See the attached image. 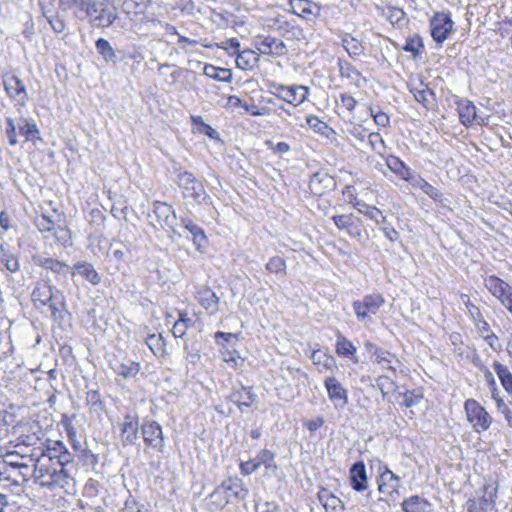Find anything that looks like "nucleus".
Wrapping results in <instances>:
<instances>
[{"mask_svg": "<svg viewBox=\"0 0 512 512\" xmlns=\"http://www.w3.org/2000/svg\"><path fill=\"white\" fill-rule=\"evenodd\" d=\"M198 303L211 315L216 314L220 309V298L209 287H200L196 292Z\"/></svg>", "mask_w": 512, "mask_h": 512, "instance_id": "obj_18", "label": "nucleus"}, {"mask_svg": "<svg viewBox=\"0 0 512 512\" xmlns=\"http://www.w3.org/2000/svg\"><path fill=\"white\" fill-rule=\"evenodd\" d=\"M182 224L184 228L192 234L193 241L197 246L200 247L206 242V236L204 234V231L192 220L182 219Z\"/></svg>", "mask_w": 512, "mask_h": 512, "instance_id": "obj_47", "label": "nucleus"}, {"mask_svg": "<svg viewBox=\"0 0 512 512\" xmlns=\"http://www.w3.org/2000/svg\"><path fill=\"white\" fill-rule=\"evenodd\" d=\"M34 262L36 265L41 266L56 275L67 276L71 273V268L68 264L54 258L38 256L34 258Z\"/></svg>", "mask_w": 512, "mask_h": 512, "instance_id": "obj_24", "label": "nucleus"}, {"mask_svg": "<svg viewBox=\"0 0 512 512\" xmlns=\"http://www.w3.org/2000/svg\"><path fill=\"white\" fill-rule=\"evenodd\" d=\"M454 23L448 13L436 12L430 19V30L433 40L442 44L453 31Z\"/></svg>", "mask_w": 512, "mask_h": 512, "instance_id": "obj_9", "label": "nucleus"}, {"mask_svg": "<svg viewBox=\"0 0 512 512\" xmlns=\"http://www.w3.org/2000/svg\"><path fill=\"white\" fill-rule=\"evenodd\" d=\"M373 361L382 368L390 370L392 373H396L397 368L400 366L398 358L384 349L378 352L376 351V356L373 358Z\"/></svg>", "mask_w": 512, "mask_h": 512, "instance_id": "obj_31", "label": "nucleus"}, {"mask_svg": "<svg viewBox=\"0 0 512 512\" xmlns=\"http://www.w3.org/2000/svg\"><path fill=\"white\" fill-rule=\"evenodd\" d=\"M414 188L422 190L430 198L435 201H441L442 193L434 186L429 184L426 180L419 176H412L408 181Z\"/></svg>", "mask_w": 512, "mask_h": 512, "instance_id": "obj_33", "label": "nucleus"}, {"mask_svg": "<svg viewBox=\"0 0 512 512\" xmlns=\"http://www.w3.org/2000/svg\"><path fill=\"white\" fill-rule=\"evenodd\" d=\"M138 418L127 414L121 424V441L124 446L133 445L138 438Z\"/></svg>", "mask_w": 512, "mask_h": 512, "instance_id": "obj_20", "label": "nucleus"}, {"mask_svg": "<svg viewBox=\"0 0 512 512\" xmlns=\"http://www.w3.org/2000/svg\"><path fill=\"white\" fill-rule=\"evenodd\" d=\"M335 186L334 179L327 173L317 172L312 175L309 181L310 191L317 196H322Z\"/></svg>", "mask_w": 512, "mask_h": 512, "instance_id": "obj_21", "label": "nucleus"}, {"mask_svg": "<svg viewBox=\"0 0 512 512\" xmlns=\"http://www.w3.org/2000/svg\"><path fill=\"white\" fill-rule=\"evenodd\" d=\"M307 124L316 132L324 134L328 126L325 122L321 121L317 116L309 115L306 119Z\"/></svg>", "mask_w": 512, "mask_h": 512, "instance_id": "obj_63", "label": "nucleus"}, {"mask_svg": "<svg viewBox=\"0 0 512 512\" xmlns=\"http://www.w3.org/2000/svg\"><path fill=\"white\" fill-rule=\"evenodd\" d=\"M290 4L294 12L301 17H318L320 14V7L309 0H290Z\"/></svg>", "mask_w": 512, "mask_h": 512, "instance_id": "obj_29", "label": "nucleus"}, {"mask_svg": "<svg viewBox=\"0 0 512 512\" xmlns=\"http://www.w3.org/2000/svg\"><path fill=\"white\" fill-rule=\"evenodd\" d=\"M177 185L182 190L185 199H191L196 204L203 203L207 198L203 184L191 173L184 171L177 176Z\"/></svg>", "mask_w": 512, "mask_h": 512, "instance_id": "obj_5", "label": "nucleus"}, {"mask_svg": "<svg viewBox=\"0 0 512 512\" xmlns=\"http://www.w3.org/2000/svg\"><path fill=\"white\" fill-rule=\"evenodd\" d=\"M110 366L117 375L122 376L125 379L135 377L140 370L139 363L131 360L120 361L118 359H114L110 362Z\"/></svg>", "mask_w": 512, "mask_h": 512, "instance_id": "obj_25", "label": "nucleus"}, {"mask_svg": "<svg viewBox=\"0 0 512 512\" xmlns=\"http://www.w3.org/2000/svg\"><path fill=\"white\" fill-rule=\"evenodd\" d=\"M497 487L494 484L484 485V494L480 498L469 499L466 503L468 512H491L495 507Z\"/></svg>", "mask_w": 512, "mask_h": 512, "instance_id": "obj_12", "label": "nucleus"}, {"mask_svg": "<svg viewBox=\"0 0 512 512\" xmlns=\"http://www.w3.org/2000/svg\"><path fill=\"white\" fill-rule=\"evenodd\" d=\"M18 129L21 135L25 136L27 141L40 139V132L34 120L20 118L18 121Z\"/></svg>", "mask_w": 512, "mask_h": 512, "instance_id": "obj_35", "label": "nucleus"}, {"mask_svg": "<svg viewBox=\"0 0 512 512\" xmlns=\"http://www.w3.org/2000/svg\"><path fill=\"white\" fill-rule=\"evenodd\" d=\"M35 225L40 232H49L54 228V222L47 215H40L35 219Z\"/></svg>", "mask_w": 512, "mask_h": 512, "instance_id": "obj_61", "label": "nucleus"}, {"mask_svg": "<svg viewBox=\"0 0 512 512\" xmlns=\"http://www.w3.org/2000/svg\"><path fill=\"white\" fill-rule=\"evenodd\" d=\"M456 104L460 123L465 127L472 126L477 119L476 106L468 99H459Z\"/></svg>", "mask_w": 512, "mask_h": 512, "instance_id": "obj_23", "label": "nucleus"}, {"mask_svg": "<svg viewBox=\"0 0 512 512\" xmlns=\"http://www.w3.org/2000/svg\"><path fill=\"white\" fill-rule=\"evenodd\" d=\"M142 436L147 446L161 452L164 448V437L161 426L155 422H146L142 425Z\"/></svg>", "mask_w": 512, "mask_h": 512, "instance_id": "obj_16", "label": "nucleus"}, {"mask_svg": "<svg viewBox=\"0 0 512 512\" xmlns=\"http://www.w3.org/2000/svg\"><path fill=\"white\" fill-rule=\"evenodd\" d=\"M153 214L160 228L174 232L177 217L171 205L165 202L155 201L153 203Z\"/></svg>", "mask_w": 512, "mask_h": 512, "instance_id": "obj_15", "label": "nucleus"}, {"mask_svg": "<svg viewBox=\"0 0 512 512\" xmlns=\"http://www.w3.org/2000/svg\"><path fill=\"white\" fill-rule=\"evenodd\" d=\"M92 3L98 4L97 11L92 14H86L92 26L98 28L110 27L118 18L117 13L107 7V0H93Z\"/></svg>", "mask_w": 512, "mask_h": 512, "instance_id": "obj_13", "label": "nucleus"}, {"mask_svg": "<svg viewBox=\"0 0 512 512\" xmlns=\"http://www.w3.org/2000/svg\"><path fill=\"white\" fill-rule=\"evenodd\" d=\"M79 274L92 285H98L101 282V276L94 269L93 265L88 262H78L71 268V275Z\"/></svg>", "mask_w": 512, "mask_h": 512, "instance_id": "obj_26", "label": "nucleus"}, {"mask_svg": "<svg viewBox=\"0 0 512 512\" xmlns=\"http://www.w3.org/2000/svg\"><path fill=\"white\" fill-rule=\"evenodd\" d=\"M349 474L351 487L355 491L363 492L368 488L367 473L363 462L354 463L349 470Z\"/></svg>", "mask_w": 512, "mask_h": 512, "instance_id": "obj_22", "label": "nucleus"}, {"mask_svg": "<svg viewBox=\"0 0 512 512\" xmlns=\"http://www.w3.org/2000/svg\"><path fill=\"white\" fill-rule=\"evenodd\" d=\"M329 399L334 403L335 407L343 408L347 402V391L335 377H327L324 381Z\"/></svg>", "mask_w": 512, "mask_h": 512, "instance_id": "obj_17", "label": "nucleus"}, {"mask_svg": "<svg viewBox=\"0 0 512 512\" xmlns=\"http://www.w3.org/2000/svg\"><path fill=\"white\" fill-rule=\"evenodd\" d=\"M401 507L404 512H429L431 503L421 496L413 495L406 498Z\"/></svg>", "mask_w": 512, "mask_h": 512, "instance_id": "obj_30", "label": "nucleus"}, {"mask_svg": "<svg viewBox=\"0 0 512 512\" xmlns=\"http://www.w3.org/2000/svg\"><path fill=\"white\" fill-rule=\"evenodd\" d=\"M378 491L388 503H395L398 499L400 492V477L394 474L387 466L379 467V476L377 478Z\"/></svg>", "mask_w": 512, "mask_h": 512, "instance_id": "obj_6", "label": "nucleus"}, {"mask_svg": "<svg viewBox=\"0 0 512 512\" xmlns=\"http://www.w3.org/2000/svg\"><path fill=\"white\" fill-rule=\"evenodd\" d=\"M274 458L275 454L272 451L263 449L256 455L253 460L255 461V464H257L258 469L261 466H264L268 470L271 469L275 471L278 469V466L276 465Z\"/></svg>", "mask_w": 512, "mask_h": 512, "instance_id": "obj_46", "label": "nucleus"}, {"mask_svg": "<svg viewBox=\"0 0 512 512\" xmlns=\"http://www.w3.org/2000/svg\"><path fill=\"white\" fill-rule=\"evenodd\" d=\"M385 300L380 294L365 295L361 300L353 302L354 312L359 320L375 315L384 305Z\"/></svg>", "mask_w": 512, "mask_h": 512, "instance_id": "obj_11", "label": "nucleus"}, {"mask_svg": "<svg viewBox=\"0 0 512 512\" xmlns=\"http://www.w3.org/2000/svg\"><path fill=\"white\" fill-rule=\"evenodd\" d=\"M334 224L339 230L353 228V215H336L332 217Z\"/></svg>", "mask_w": 512, "mask_h": 512, "instance_id": "obj_60", "label": "nucleus"}, {"mask_svg": "<svg viewBox=\"0 0 512 512\" xmlns=\"http://www.w3.org/2000/svg\"><path fill=\"white\" fill-rule=\"evenodd\" d=\"M206 76L222 82H231L232 73L229 69L218 68L213 65H206L204 68Z\"/></svg>", "mask_w": 512, "mask_h": 512, "instance_id": "obj_48", "label": "nucleus"}, {"mask_svg": "<svg viewBox=\"0 0 512 512\" xmlns=\"http://www.w3.org/2000/svg\"><path fill=\"white\" fill-rule=\"evenodd\" d=\"M266 270L274 274H286V263L285 260L279 256H274L269 259L266 264Z\"/></svg>", "mask_w": 512, "mask_h": 512, "instance_id": "obj_52", "label": "nucleus"}, {"mask_svg": "<svg viewBox=\"0 0 512 512\" xmlns=\"http://www.w3.org/2000/svg\"><path fill=\"white\" fill-rule=\"evenodd\" d=\"M35 460V457H34V448L31 450V454L30 456H25L23 457V455H20L19 452L15 449L11 452H8L6 453L2 460H7V462H17V463H22L24 461H28V462H31L32 460Z\"/></svg>", "mask_w": 512, "mask_h": 512, "instance_id": "obj_58", "label": "nucleus"}, {"mask_svg": "<svg viewBox=\"0 0 512 512\" xmlns=\"http://www.w3.org/2000/svg\"><path fill=\"white\" fill-rule=\"evenodd\" d=\"M95 47L97 52L102 56L105 62L107 63H116L117 62V55L111 44L103 38H99L96 43Z\"/></svg>", "mask_w": 512, "mask_h": 512, "instance_id": "obj_44", "label": "nucleus"}, {"mask_svg": "<svg viewBox=\"0 0 512 512\" xmlns=\"http://www.w3.org/2000/svg\"><path fill=\"white\" fill-rule=\"evenodd\" d=\"M86 403L93 411H101L103 408V403L101 401V397L98 391L89 390L86 393Z\"/></svg>", "mask_w": 512, "mask_h": 512, "instance_id": "obj_55", "label": "nucleus"}, {"mask_svg": "<svg viewBox=\"0 0 512 512\" xmlns=\"http://www.w3.org/2000/svg\"><path fill=\"white\" fill-rule=\"evenodd\" d=\"M460 299H461V302L467 308V311H468L469 315L471 316V318L473 319V321L477 320L478 318L479 319L481 318L482 313H481L479 307H477L475 304H473L470 301V298L467 294H461Z\"/></svg>", "mask_w": 512, "mask_h": 512, "instance_id": "obj_57", "label": "nucleus"}, {"mask_svg": "<svg viewBox=\"0 0 512 512\" xmlns=\"http://www.w3.org/2000/svg\"><path fill=\"white\" fill-rule=\"evenodd\" d=\"M231 400L238 406L243 412L244 407L249 408L256 399V394L252 391V388H246L242 386L238 390H234L230 395Z\"/></svg>", "mask_w": 512, "mask_h": 512, "instance_id": "obj_27", "label": "nucleus"}, {"mask_svg": "<svg viewBox=\"0 0 512 512\" xmlns=\"http://www.w3.org/2000/svg\"><path fill=\"white\" fill-rule=\"evenodd\" d=\"M274 95L279 99L293 105L302 104L308 97L309 89L306 86L277 85Z\"/></svg>", "mask_w": 512, "mask_h": 512, "instance_id": "obj_14", "label": "nucleus"}, {"mask_svg": "<svg viewBox=\"0 0 512 512\" xmlns=\"http://www.w3.org/2000/svg\"><path fill=\"white\" fill-rule=\"evenodd\" d=\"M249 494V490L244 486L241 479L234 477L223 481L211 494L210 500L217 508H223L234 497L244 500Z\"/></svg>", "mask_w": 512, "mask_h": 512, "instance_id": "obj_4", "label": "nucleus"}, {"mask_svg": "<svg viewBox=\"0 0 512 512\" xmlns=\"http://www.w3.org/2000/svg\"><path fill=\"white\" fill-rule=\"evenodd\" d=\"M485 287L512 314V287L495 275L484 280Z\"/></svg>", "mask_w": 512, "mask_h": 512, "instance_id": "obj_8", "label": "nucleus"}, {"mask_svg": "<svg viewBox=\"0 0 512 512\" xmlns=\"http://www.w3.org/2000/svg\"><path fill=\"white\" fill-rule=\"evenodd\" d=\"M423 399V394L418 390L407 391L403 394V405L407 408L418 405Z\"/></svg>", "mask_w": 512, "mask_h": 512, "instance_id": "obj_56", "label": "nucleus"}, {"mask_svg": "<svg viewBox=\"0 0 512 512\" xmlns=\"http://www.w3.org/2000/svg\"><path fill=\"white\" fill-rule=\"evenodd\" d=\"M376 384L384 397L397 388L396 383L388 375L379 376L376 379Z\"/></svg>", "mask_w": 512, "mask_h": 512, "instance_id": "obj_51", "label": "nucleus"}, {"mask_svg": "<svg viewBox=\"0 0 512 512\" xmlns=\"http://www.w3.org/2000/svg\"><path fill=\"white\" fill-rule=\"evenodd\" d=\"M257 50L263 55L282 56L286 54V45L275 37H264L256 43Z\"/></svg>", "mask_w": 512, "mask_h": 512, "instance_id": "obj_19", "label": "nucleus"}, {"mask_svg": "<svg viewBox=\"0 0 512 512\" xmlns=\"http://www.w3.org/2000/svg\"><path fill=\"white\" fill-rule=\"evenodd\" d=\"M356 347L351 341L346 339L344 336L339 335L336 343V352L338 355L352 359L354 362H358L356 357Z\"/></svg>", "mask_w": 512, "mask_h": 512, "instance_id": "obj_41", "label": "nucleus"}, {"mask_svg": "<svg viewBox=\"0 0 512 512\" xmlns=\"http://www.w3.org/2000/svg\"><path fill=\"white\" fill-rule=\"evenodd\" d=\"M258 61V54L250 49L239 52L236 57V65L242 70H252L257 66Z\"/></svg>", "mask_w": 512, "mask_h": 512, "instance_id": "obj_32", "label": "nucleus"}, {"mask_svg": "<svg viewBox=\"0 0 512 512\" xmlns=\"http://www.w3.org/2000/svg\"><path fill=\"white\" fill-rule=\"evenodd\" d=\"M34 457L50 459V463H58L64 467L74 468V456L62 441L45 439L40 448H34Z\"/></svg>", "mask_w": 512, "mask_h": 512, "instance_id": "obj_3", "label": "nucleus"}, {"mask_svg": "<svg viewBox=\"0 0 512 512\" xmlns=\"http://www.w3.org/2000/svg\"><path fill=\"white\" fill-rule=\"evenodd\" d=\"M410 91L414 95L415 100L424 107H428L434 100L433 90L428 88L423 82H420L418 86L412 87Z\"/></svg>", "mask_w": 512, "mask_h": 512, "instance_id": "obj_37", "label": "nucleus"}, {"mask_svg": "<svg viewBox=\"0 0 512 512\" xmlns=\"http://www.w3.org/2000/svg\"><path fill=\"white\" fill-rule=\"evenodd\" d=\"M31 299L37 309L47 308L54 319L61 317L64 307L62 293L48 282H39L32 291Z\"/></svg>", "mask_w": 512, "mask_h": 512, "instance_id": "obj_2", "label": "nucleus"}, {"mask_svg": "<svg viewBox=\"0 0 512 512\" xmlns=\"http://www.w3.org/2000/svg\"><path fill=\"white\" fill-rule=\"evenodd\" d=\"M6 135L9 141V144L12 146L17 145V137H16V125L14 120L11 117H6Z\"/></svg>", "mask_w": 512, "mask_h": 512, "instance_id": "obj_62", "label": "nucleus"}, {"mask_svg": "<svg viewBox=\"0 0 512 512\" xmlns=\"http://www.w3.org/2000/svg\"><path fill=\"white\" fill-rule=\"evenodd\" d=\"M17 444H23V446H26L28 448H40L44 442L40 438L39 435H37L36 432L28 433V434H21L17 439Z\"/></svg>", "mask_w": 512, "mask_h": 512, "instance_id": "obj_50", "label": "nucleus"}, {"mask_svg": "<svg viewBox=\"0 0 512 512\" xmlns=\"http://www.w3.org/2000/svg\"><path fill=\"white\" fill-rule=\"evenodd\" d=\"M36 470V483L41 487L47 488L50 491L75 492L74 468L64 467L58 463H50V459L37 458Z\"/></svg>", "mask_w": 512, "mask_h": 512, "instance_id": "obj_1", "label": "nucleus"}, {"mask_svg": "<svg viewBox=\"0 0 512 512\" xmlns=\"http://www.w3.org/2000/svg\"><path fill=\"white\" fill-rule=\"evenodd\" d=\"M421 48H423V43L421 37L418 35L408 38L403 46V50L412 53L413 58L419 55Z\"/></svg>", "mask_w": 512, "mask_h": 512, "instance_id": "obj_53", "label": "nucleus"}, {"mask_svg": "<svg viewBox=\"0 0 512 512\" xmlns=\"http://www.w3.org/2000/svg\"><path fill=\"white\" fill-rule=\"evenodd\" d=\"M464 408L468 421L472 424L477 433H481L489 429L492 423V417L476 400H466Z\"/></svg>", "mask_w": 512, "mask_h": 512, "instance_id": "obj_7", "label": "nucleus"}, {"mask_svg": "<svg viewBox=\"0 0 512 512\" xmlns=\"http://www.w3.org/2000/svg\"><path fill=\"white\" fill-rule=\"evenodd\" d=\"M18 469L20 484L27 482L30 478H33L36 482L37 470H36V460H32L31 462L24 461L22 463L15 464Z\"/></svg>", "mask_w": 512, "mask_h": 512, "instance_id": "obj_43", "label": "nucleus"}, {"mask_svg": "<svg viewBox=\"0 0 512 512\" xmlns=\"http://www.w3.org/2000/svg\"><path fill=\"white\" fill-rule=\"evenodd\" d=\"M342 46L353 59L360 57L364 53L362 43L350 34H345L342 37Z\"/></svg>", "mask_w": 512, "mask_h": 512, "instance_id": "obj_36", "label": "nucleus"}, {"mask_svg": "<svg viewBox=\"0 0 512 512\" xmlns=\"http://www.w3.org/2000/svg\"><path fill=\"white\" fill-rule=\"evenodd\" d=\"M169 69H170V65H168V64H161L158 67V72H159L160 75H162L164 77V81L167 84L174 85L178 81V79L180 77L181 70L180 69H175L172 72H170L169 74H167V71Z\"/></svg>", "mask_w": 512, "mask_h": 512, "instance_id": "obj_54", "label": "nucleus"}, {"mask_svg": "<svg viewBox=\"0 0 512 512\" xmlns=\"http://www.w3.org/2000/svg\"><path fill=\"white\" fill-rule=\"evenodd\" d=\"M2 84L9 98L19 106H24L28 100L26 87L16 75L7 73L2 76Z\"/></svg>", "mask_w": 512, "mask_h": 512, "instance_id": "obj_10", "label": "nucleus"}, {"mask_svg": "<svg viewBox=\"0 0 512 512\" xmlns=\"http://www.w3.org/2000/svg\"><path fill=\"white\" fill-rule=\"evenodd\" d=\"M191 122L193 125V132L207 135L211 139H218L219 133L213 129L209 124L204 122L201 116L192 115Z\"/></svg>", "mask_w": 512, "mask_h": 512, "instance_id": "obj_45", "label": "nucleus"}, {"mask_svg": "<svg viewBox=\"0 0 512 512\" xmlns=\"http://www.w3.org/2000/svg\"><path fill=\"white\" fill-rule=\"evenodd\" d=\"M317 497L327 512H338L344 509L342 500L331 493L328 489H321L318 492Z\"/></svg>", "mask_w": 512, "mask_h": 512, "instance_id": "obj_28", "label": "nucleus"}, {"mask_svg": "<svg viewBox=\"0 0 512 512\" xmlns=\"http://www.w3.org/2000/svg\"><path fill=\"white\" fill-rule=\"evenodd\" d=\"M386 165L388 168L401 177L403 180L409 181L412 177V172L410 168H408L403 161H401L398 157L390 155L386 159Z\"/></svg>", "mask_w": 512, "mask_h": 512, "instance_id": "obj_38", "label": "nucleus"}, {"mask_svg": "<svg viewBox=\"0 0 512 512\" xmlns=\"http://www.w3.org/2000/svg\"><path fill=\"white\" fill-rule=\"evenodd\" d=\"M145 342L156 357H162L168 354L165 339L161 334L148 335Z\"/></svg>", "mask_w": 512, "mask_h": 512, "instance_id": "obj_40", "label": "nucleus"}, {"mask_svg": "<svg viewBox=\"0 0 512 512\" xmlns=\"http://www.w3.org/2000/svg\"><path fill=\"white\" fill-rule=\"evenodd\" d=\"M498 410L506 419L508 427L512 429V402L508 405L503 401V399H498Z\"/></svg>", "mask_w": 512, "mask_h": 512, "instance_id": "obj_64", "label": "nucleus"}, {"mask_svg": "<svg viewBox=\"0 0 512 512\" xmlns=\"http://www.w3.org/2000/svg\"><path fill=\"white\" fill-rule=\"evenodd\" d=\"M16 462H7V460H0V476L13 484L20 485L19 473Z\"/></svg>", "mask_w": 512, "mask_h": 512, "instance_id": "obj_42", "label": "nucleus"}, {"mask_svg": "<svg viewBox=\"0 0 512 512\" xmlns=\"http://www.w3.org/2000/svg\"><path fill=\"white\" fill-rule=\"evenodd\" d=\"M355 208L361 213L373 220L376 224H385L386 216L383 215L382 211L375 206H370L365 202L358 201L355 204Z\"/></svg>", "mask_w": 512, "mask_h": 512, "instance_id": "obj_34", "label": "nucleus"}, {"mask_svg": "<svg viewBox=\"0 0 512 512\" xmlns=\"http://www.w3.org/2000/svg\"><path fill=\"white\" fill-rule=\"evenodd\" d=\"M382 14L393 26L400 28L407 23L406 13L401 8L388 6L383 9Z\"/></svg>", "mask_w": 512, "mask_h": 512, "instance_id": "obj_39", "label": "nucleus"}, {"mask_svg": "<svg viewBox=\"0 0 512 512\" xmlns=\"http://www.w3.org/2000/svg\"><path fill=\"white\" fill-rule=\"evenodd\" d=\"M338 66L340 75L344 78L353 79L354 76L359 75V72L355 69V67L345 60H339Z\"/></svg>", "mask_w": 512, "mask_h": 512, "instance_id": "obj_59", "label": "nucleus"}, {"mask_svg": "<svg viewBox=\"0 0 512 512\" xmlns=\"http://www.w3.org/2000/svg\"><path fill=\"white\" fill-rule=\"evenodd\" d=\"M311 359L315 365L322 366L324 369H331L335 364V360L332 356L320 350L313 351Z\"/></svg>", "mask_w": 512, "mask_h": 512, "instance_id": "obj_49", "label": "nucleus"}]
</instances>
